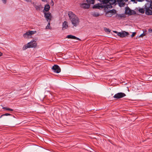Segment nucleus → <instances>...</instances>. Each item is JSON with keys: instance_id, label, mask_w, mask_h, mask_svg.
<instances>
[{"instance_id": "nucleus-20", "label": "nucleus", "mask_w": 152, "mask_h": 152, "mask_svg": "<svg viewBox=\"0 0 152 152\" xmlns=\"http://www.w3.org/2000/svg\"><path fill=\"white\" fill-rule=\"evenodd\" d=\"M109 13L111 14H113V15L115 14L116 13V11L115 10H112L108 11Z\"/></svg>"}, {"instance_id": "nucleus-10", "label": "nucleus", "mask_w": 152, "mask_h": 152, "mask_svg": "<svg viewBox=\"0 0 152 152\" xmlns=\"http://www.w3.org/2000/svg\"><path fill=\"white\" fill-rule=\"evenodd\" d=\"M28 45L29 46L30 48H35L37 46V43L35 41L33 40L28 43Z\"/></svg>"}, {"instance_id": "nucleus-25", "label": "nucleus", "mask_w": 152, "mask_h": 152, "mask_svg": "<svg viewBox=\"0 0 152 152\" xmlns=\"http://www.w3.org/2000/svg\"><path fill=\"white\" fill-rule=\"evenodd\" d=\"M93 15L96 17H97V16H99V13H94V14H93Z\"/></svg>"}, {"instance_id": "nucleus-31", "label": "nucleus", "mask_w": 152, "mask_h": 152, "mask_svg": "<svg viewBox=\"0 0 152 152\" xmlns=\"http://www.w3.org/2000/svg\"><path fill=\"white\" fill-rule=\"evenodd\" d=\"M24 1L27 2H30L31 1V0H24Z\"/></svg>"}, {"instance_id": "nucleus-11", "label": "nucleus", "mask_w": 152, "mask_h": 152, "mask_svg": "<svg viewBox=\"0 0 152 152\" xmlns=\"http://www.w3.org/2000/svg\"><path fill=\"white\" fill-rule=\"evenodd\" d=\"M117 1L120 7H124L125 4V2L127 1L124 0H117Z\"/></svg>"}, {"instance_id": "nucleus-15", "label": "nucleus", "mask_w": 152, "mask_h": 152, "mask_svg": "<svg viewBox=\"0 0 152 152\" xmlns=\"http://www.w3.org/2000/svg\"><path fill=\"white\" fill-rule=\"evenodd\" d=\"M50 6L49 4H46V5L44 7V9L43 10V12H44V11L45 12H48L49 11L50 9Z\"/></svg>"}, {"instance_id": "nucleus-6", "label": "nucleus", "mask_w": 152, "mask_h": 152, "mask_svg": "<svg viewBox=\"0 0 152 152\" xmlns=\"http://www.w3.org/2000/svg\"><path fill=\"white\" fill-rule=\"evenodd\" d=\"M43 13L44 15V17L45 18L47 21H50L52 18V16L50 12H45L44 11Z\"/></svg>"}, {"instance_id": "nucleus-23", "label": "nucleus", "mask_w": 152, "mask_h": 152, "mask_svg": "<svg viewBox=\"0 0 152 152\" xmlns=\"http://www.w3.org/2000/svg\"><path fill=\"white\" fill-rule=\"evenodd\" d=\"M48 24L46 27V29H50V21H48Z\"/></svg>"}, {"instance_id": "nucleus-21", "label": "nucleus", "mask_w": 152, "mask_h": 152, "mask_svg": "<svg viewBox=\"0 0 152 152\" xmlns=\"http://www.w3.org/2000/svg\"><path fill=\"white\" fill-rule=\"evenodd\" d=\"M28 48H30L29 47V46L28 45V43L26 45H25L23 46V50H25L27 49Z\"/></svg>"}, {"instance_id": "nucleus-13", "label": "nucleus", "mask_w": 152, "mask_h": 152, "mask_svg": "<svg viewBox=\"0 0 152 152\" xmlns=\"http://www.w3.org/2000/svg\"><path fill=\"white\" fill-rule=\"evenodd\" d=\"M81 7L84 9H88L90 7L89 4L87 3H83L80 5Z\"/></svg>"}, {"instance_id": "nucleus-38", "label": "nucleus", "mask_w": 152, "mask_h": 152, "mask_svg": "<svg viewBox=\"0 0 152 152\" xmlns=\"http://www.w3.org/2000/svg\"><path fill=\"white\" fill-rule=\"evenodd\" d=\"M131 1H135V0H131Z\"/></svg>"}, {"instance_id": "nucleus-27", "label": "nucleus", "mask_w": 152, "mask_h": 152, "mask_svg": "<svg viewBox=\"0 0 152 152\" xmlns=\"http://www.w3.org/2000/svg\"><path fill=\"white\" fill-rule=\"evenodd\" d=\"M117 34L118 36H120L121 37H122V32H118Z\"/></svg>"}, {"instance_id": "nucleus-8", "label": "nucleus", "mask_w": 152, "mask_h": 152, "mask_svg": "<svg viewBox=\"0 0 152 152\" xmlns=\"http://www.w3.org/2000/svg\"><path fill=\"white\" fill-rule=\"evenodd\" d=\"M125 13L129 15H131L135 14V12L134 11L131 10L129 7H127L126 9Z\"/></svg>"}, {"instance_id": "nucleus-5", "label": "nucleus", "mask_w": 152, "mask_h": 152, "mask_svg": "<svg viewBox=\"0 0 152 152\" xmlns=\"http://www.w3.org/2000/svg\"><path fill=\"white\" fill-rule=\"evenodd\" d=\"M37 31H27L26 33L23 35V36L25 38H29L30 37L31 35L36 33Z\"/></svg>"}, {"instance_id": "nucleus-3", "label": "nucleus", "mask_w": 152, "mask_h": 152, "mask_svg": "<svg viewBox=\"0 0 152 152\" xmlns=\"http://www.w3.org/2000/svg\"><path fill=\"white\" fill-rule=\"evenodd\" d=\"M145 14L147 15H152V1L151 3H147L144 6Z\"/></svg>"}, {"instance_id": "nucleus-22", "label": "nucleus", "mask_w": 152, "mask_h": 152, "mask_svg": "<svg viewBox=\"0 0 152 152\" xmlns=\"http://www.w3.org/2000/svg\"><path fill=\"white\" fill-rule=\"evenodd\" d=\"M106 15L108 17H110L113 15V14H111L108 12L106 13Z\"/></svg>"}, {"instance_id": "nucleus-4", "label": "nucleus", "mask_w": 152, "mask_h": 152, "mask_svg": "<svg viewBox=\"0 0 152 152\" xmlns=\"http://www.w3.org/2000/svg\"><path fill=\"white\" fill-rule=\"evenodd\" d=\"M37 31H27L26 33L23 35V36L25 38H29L30 37L31 35L36 33Z\"/></svg>"}, {"instance_id": "nucleus-7", "label": "nucleus", "mask_w": 152, "mask_h": 152, "mask_svg": "<svg viewBox=\"0 0 152 152\" xmlns=\"http://www.w3.org/2000/svg\"><path fill=\"white\" fill-rule=\"evenodd\" d=\"M126 96V95L124 93L120 92L115 94L113 96L115 99H119L123 98Z\"/></svg>"}, {"instance_id": "nucleus-16", "label": "nucleus", "mask_w": 152, "mask_h": 152, "mask_svg": "<svg viewBox=\"0 0 152 152\" xmlns=\"http://www.w3.org/2000/svg\"><path fill=\"white\" fill-rule=\"evenodd\" d=\"M129 34L128 32L123 31L122 32V38L127 36Z\"/></svg>"}, {"instance_id": "nucleus-12", "label": "nucleus", "mask_w": 152, "mask_h": 152, "mask_svg": "<svg viewBox=\"0 0 152 152\" xmlns=\"http://www.w3.org/2000/svg\"><path fill=\"white\" fill-rule=\"evenodd\" d=\"M68 27V22L66 21L64 22L62 24V30H63L67 29Z\"/></svg>"}, {"instance_id": "nucleus-32", "label": "nucleus", "mask_w": 152, "mask_h": 152, "mask_svg": "<svg viewBox=\"0 0 152 152\" xmlns=\"http://www.w3.org/2000/svg\"><path fill=\"white\" fill-rule=\"evenodd\" d=\"M144 35H145L144 34V33H143L140 35V37H142L144 36Z\"/></svg>"}, {"instance_id": "nucleus-28", "label": "nucleus", "mask_w": 152, "mask_h": 152, "mask_svg": "<svg viewBox=\"0 0 152 152\" xmlns=\"http://www.w3.org/2000/svg\"><path fill=\"white\" fill-rule=\"evenodd\" d=\"M136 34V32H133L132 33V35H131V37H133L135 35V34Z\"/></svg>"}, {"instance_id": "nucleus-39", "label": "nucleus", "mask_w": 152, "mask_h": 152, "mask_svg": "<svg viewBox=\"0 0 152 152\" xmlns=\"http://www.w3.org/2000/svg\"><path fill=\"white\" fill-rule=\"evenodd\" d=\"M151 31L152 32V29L151 30Z\"/></svg>"}, {"instance_id": "nucleus-19", "label": "nucleus", "mask_w": 152, "mask_h": 152, "mask_svg": "<svg viewBox=\"0 0 152 152\" xmlns=\"http://www.w3.org/2000/svg\"><path fill=\"white\" fill-rule=\"evenodd\" d=\"M2 109H3L4 110H8V111H13V110L12 109L10 108H9L5 107H3Z\"/></svg>"}, {"instance_id": "nucleus-36", "label": "nucleus", "mask_w": 152, "mask_h": 152, "mask_svg": "<svg viewBox=\"0 0 152 152\" xmlns=\"http://www.w3.org/2000/svg\"><path fill=\"white\" fill-rule=\"evenodd\" d=\"M38 8H39V7L38 6H36V8L37 10L38 9Z\"/></svg>"}, {"instance_id": "nucleus-24", "label": "nucleus", "mask_w": 152, "mask_h": 152, "mask_svg": "<svg viewBox=\"0 0 152 152\" xmlns=\"http://www.w3.org/2000/svg\"><path fill=\"white\" fill-rule=\"evenodd\" d=\"M3 115H4V116H8V115H9V116H12L13 115L11 114H10V113H6L4 114H3Z\"/></svg>"}, {"instance_id": "nucleus-1", "label": "nucleus", "mask_w": 152, "mask_h": 152, "mask_svg": "<svg viewBox=\"0 0 152 152\" xmlns=\"http://www.w3.org/2000/svg\"><path fill=\"white\" fill-rule=\"evenodd\" d=\"M100 1L101 3H98L94 5L93 8L99 9L112 8V5L115 3L116 0H100Z\"/></svg>"}, {"instance_id": "nucleus-30", "label": "nucleus", "mask_w": 152, "mask_h": 152, "mask_svg": "<svg viewBox=\"0 0 152 152\" xmlns=\"http://www.w3.org/2000/svg\"><path fill=\"white\" fill-rule=\"evenodd\" d=\"M146 1H147L148 3H151V2H152L151 0H146Z\"/></svg>"}, {"instance_id": "nucleus-29", "label": "nucleus", "mask_w": 152, "mask_h": 152, "mask_svg": "<svg viewBox=\"0 0 152 152\" xmlns=\"http://www.w3.org/2000/svg\"><path fill=\"white\" fill-rule=\"evenodd\" d=\"M3 3L5 4L7 2V0H2Z\"/></svg>"}, {"instance_id": "nucleus-33", "label": "nucleus", "mask_w": 152, "mask_h": 152, "mask_svg": "<svg viewBox=\"0 0 152 152\" xmlns=\"http://www.w3.org/2000/svg\"><path fill=\"white\" fill-rule=\"evenodd\" d=\"M3 55V54L1 52H0V57L2 56Z\"/></svg>"}, {"instance_id": "nucleus-14", "label": "nucleus", "mask_w": 152, "mask_h": 152, "mask_svg": "<svg viewBox=\"0 0 152 152\" xmlns=\"http://www.w3.org/2000/svg\"><path fill=\"white\" fill-rule=\"evenodd\" d=\"M66 38H67L69 39H76L79 40H80V39L79 38L76 37L74 36L71 35H67L66 37Z\"/></svg>"}, {"instance_id": "nucleus-18", "label": "nucleus", "mask_w": 152, "mask_h": 152, "mask_svg": "<svg viewBox=\"0 0 152 152\" xmlns=\"http://www.w3.org/2000/svg\"><path fill=\"white\" fill-rule=\"evenodd\" d=\"M138 9V11L139 12L142 14H143L144 13L145 10L143 8L139 7Z\"/></svg>"}, {"instance_id": "nucleus-9", "label": "nucleus", "mask_w": 152, "mask_h": 152, "mask_svg": "<svg viewBox=\"0 0 152 152\" xmlns=\"http://www.w3.org/2000/svg\"><path fill=\"white\" fill-rule=\"evenodd\" d=\"M52 69L54 71V72L57 73H59L61 72V69L60 67L57 65H55L52 67Z\"/></svg>"}, {"instance_id": "nucleus-35", "label": "nucleus", "mask_w": 152, "mask_h": 152, "mask_svg": "<svg viewBox=\"0 0 152 152\" xmlns=\"http://www.w3.org/2000/svg\"><path fill=\"white\" fill-rule=\"evenodd\" d=\"M3 116H4V115L3 114H2V115L0 116V118H2V117Z\"/></svg>"}, {"instance_id": "nucleus-17", "label": "nucleus", "mask_w": 152, "mask_h": 152, "mask_svg": "<svg viewBox=\"0 0 152 152\" xmlns=\"http://www.w3.org/2000/svg\"><path fill=\"white\" fill-rule=\"evenodd\" d=\"M86 1L89 4H94V0H86Z\"/></svg>"}, {"instance_id": "nucleus-2", "label": "nucleus", "mask_w": 152, "mask_h": 152, "mask_svg": "<svg viewBox=\"0 0 152 152\" xmlns=\"http://www.w3.org/2000/svg\"><path fill=\"white\" fill-rule=\"evenodd\" d=\"M68 14L69 18L71 21L73 25V26L76 27L78 25L80 22L79 18L71 11H69Z\"/></svg>"}, {"instance_id": "nucleus-26", "label": "nucleus", "mask_w": 152, "mask_h": 152, "mask_svg": "<svg viewBox=\"0 0 152 152\" xmlns=\"http://www.w3.org/2000/svg\"><path fill=\"white\" fill-rule=\"evenodd\" d=\"M104 29L106 31L110 32V29L107 28H105Z\"/></svg>"}, {"instance_id": "nucleus-37", "label": "nucleus", "mask_w": 152, "mask_h": 152, "mask_svg": "<svg viewBox=\"0 0 152 152\" xmlns=\"http://www.w3.org/2000/svg\"><path fill=\"white\" fill-rule=\"evenodd\" d=\"M42 1H45L46 0H42Z\"/></svg>"}, {"instance_id": "nucleus-34", "label": "nucleus", "mask_w": 152, "mask_h": 152, "mask_svg": "<svg viewBox=\"0 0 152 152\" xmlns=\"http://www.w3.org/2000/svg\"><path fill=\"white\" fill-rule=\"evenodd\" d=\"M113 32H114L115 33H116V34H118V32L117 31H113Z\"/></svg>"}]
</instances>
